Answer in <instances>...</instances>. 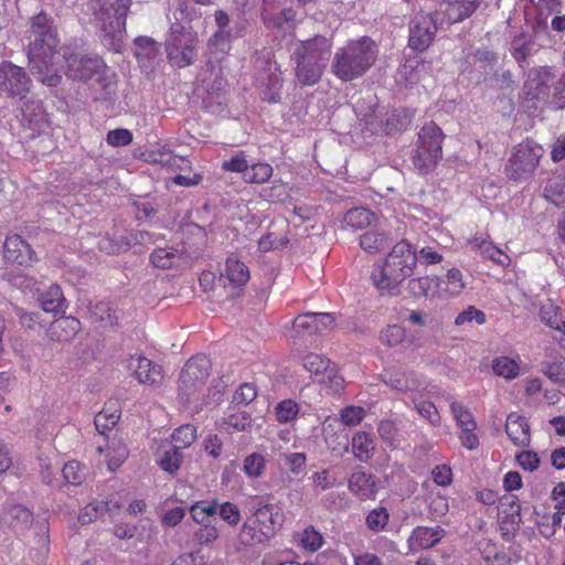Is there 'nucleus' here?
I'll return each mask as SVG.
<instances>
[{"label": "nucleus", "instance_id": "26", "mask_svg": "<svg viewBox=\"0 0 565 565\" xmlns=\"http://www.w3.org/2000/svg\"><path fill=\"white\" fill-rule=\"evenodd\" d=\"M96 450L99 455L105 452L110 471L118 469L128 457L127 447L118 438H107L105 447L99 445Z\"/></svg>", "mask_w": 565, "mask_h": 565}, {"label": "nucleus", "instance_id": "46", "mask_svg": "<svg viewBox=\"0 0 565 565\" xmlns=\"http://www.w3.org/2000/svg\"><path fill=\"white\" fill-rule=\"evenodd\" d=\"M196 439V428L185 424L177 428L172 434L173 448L181 450L190 447Z\"/></svg>", "mask_w": 565, "mask_h": 565}, {"label": "nucleus", "instance_id": "57", "mask_svg": "<svg viewBox=\"0 0 565 565\" xmlns=\"http://www.w3.org/2000/svg\"><path fill=\"white\" fill-rule=\"evenodd\" d=\"M183 456L180 450L172 448L171 450L164 451L161 459L159 460V466L162 470L174 473L180 469Z\"/></svg>", "mask_w": 565, "mask_h": 565}, {"label": "nucleus", "instance_id": "48", "mask_svg": "<svg viewBox=\"0 0 565 565\" xmlns=\"http://www.w3.org/2000/svg\"><path fill=\"white\" fill-rule=\"evenodd\" d=\"M299 413V405L294 399H284L275 407L276 419L281 424H287L296 419Z\"/></svg>", "mask_w": 565, "mask_h": 565}, {"label": "nucleus", "instance_id": "23", "mask_svg": "<svg viewBox=\"0 0 565 565\" xmlns=\"http://www.w3.org/2000/svg\"><path fill=\"white\" fill-rule=\"evenodd\" d=\"M121 416L120 402L117 398H110L103 409L95 416V426L97 431L105 436L107 430L113 429Z\"/></svg>", "mask_w": 565, "mask_h": 565}, {"label": "nucleus", "instance_id": "51", "mask_svg": "<svg viewBox=\"0 0 565 565\" xmlns=\"http://www.w3.org/2000/svg\"><path fill=\"white\" fill-rule=\"evenodd\" d=\"M156 42L147 36H139L135 40V56L138 61L142 58L152 60L156 57Z\"/></svg>", "mask_w": 565, "mask_h": 565}, {"label": "nucleus", "instance_id": "42", "mask_svg": "<svg viewBox=\"0 0 565 565\" xmlns=\"http://www.w3.org/2000/svg\"><path fill=\"white\" fill-rule=\"evenodd\" d=\"M492 370L495 375L507 380H513L520 374L519 362L509 356H498L492 361Z\"/></svg>", "mask_w": 565, "mask_h": 565}, {"label": "nucleus", "instance_id": "33", "mask_svg": "<svg viewBox=\"0 0 565 565\" xmlns=\"http://www.w3.org/2000/svg\"><path fill=\"white\" fill-rule=\"evenodd\" d=\"M81 330V321L72 316L57 319L52 326V333L58 341L73 339Z\"/></svg>", "mask_w": 565, "mask_h": 565}, {"label": "nucleus", "instance_id": "52", "mask_svg": "<svg viewBox=\"0 0 565 565\" xmlns=\"http://www.w3.org/2000/svg\"><path fill=\"white\" fill-rule=\"evenodd\" d=\"M217 512L216 502L207 503L205 501H199L191 505L190 514L194 522L202 524L209 516L214 515Z\"/></svg>", "mask_w": 565, "mask_h": 565}, {"label": "nucleus", "instance_id": "60", "mask_svg": "<svg viewBox=\"0 0 565 565\" xmlns=\"http://www.w3.org/2000/svg\"><path fill=\"white\" fill-rule=\"evenodd\" d=\"M220 516L231 526H236L242 519L239 508L230 501L223 502L218 508Z\"/></svg>", "mask_w": 565, "mask_h": 565}, {"label": "nucleus", "instance_id": "20", "mask_svg": "<svg viewBox=\"0 0 565 565\" xmlns=\"http://www.w3.org/2000/svg\"><path fill=\"white\" fill-rule=\"evenodd\" d=\"M505 433L513 445L526 447L531 441V429L527 419L518 413H511L507 417Z\"/></svg>", "mask_w": 565, "mask_h": 565}, {"label": "nucleus", "instance_id": "5", "mask_svg": "<svg viewBox=\"0 0 565 565\" xmlns=\"http://www.w3.org/2000/svg\"><path fill=\"white\" fill-rule=\"evenodd\" d=\"M134 0H105L96 13L105 44L119 53L124 46L127 17Z\"/></svg>", "mask_w": 565, "mask_h": 565}, {"label": "nucleus", "instance_id": "64", "mask_svg": "<svg viewBox=\"0 0 565 565\" xmlns=\"http://www.w3.org/2000/svg\"><path fill=\"white\" fill-rule=\"evenodd\" d=\"M544 373L552 382L565 386V360H558L547 364Z\"/></svg>", "mask_w": 565, "mask_h": 565}, {"label": "nucleus", "instance_id": "30", "mask_svg": "<svg viewBox=\"0 0 565 565\" xmlns=\"http://www.w3.org/2000/svg\"><path fill=\"white\" fill-rule=\"evenodd\" d=\"M384 382L398 392L417 390L419 381L414 372L392 371L384 374Z\"/></svg>", "mask_w": 565, "mask_h": 565}, {"label": "nucleus", "instance_id": "55", "mask_svg": "<svg viewBox=\"0 0 565 565\" xmlns=\"http://www.w3.org/2000/svg\"><path fill=\"white\" fill-rule=\"evenodd\" d=\"M405 339V330L403 327L393 324L387 326L380 333V341L387 347H395Z\"/></svg>", "mask_w": 565, "mask_h": 565}, {"label": "nucleus", "instance_id": "18", "mask_svg": "<svg viewBox=\"0 0 565 565\" xmlns=\"http://www.w3.org/2000/svg\"><path fill=\"white\" fill-rule=\"evenodd\" d=\"M445 536V530L440 526H417L408 537V547L412 552L428 550L436 546Z\"/></svg>", "mask_w": 565, "mask_h": 565}, {"label": "nucleus", "instance_id": "58", "mask_svg": "<svg viewBox=\"0 0 565 565\" xmlns=\"http://www.w3.org/2000/svg\"><path fill=\"white\" fill-rule=\"evenodd\" d=\"M317 316L313 312L299 315L295 318L292 327L297 332L305 331L308 333L322 332V328L317 326Z\"/></svg>", "mask_w": 565, "mask_h": 565}, {"label": "nucleus", "instance_id": "50", "mask_svg": "<svg viewBox=\"0 0 565 565\" xmlns=\"http://www.w3.org/2000/svg\"><path fill=\"white\" fill-rule=\"evenodd\" d=\"M248 168L247 154L245 151H237L228 160H224L221 164V169L224 172H235L244 175Z\"/></svg>", "mask_w": 565, "mask_h": 565}, {"label": "nucleus", "instance_id": "7", "mask_svg": "<svg viewBox=\"0 0 565 565\" xmlns=\"http://www.w3.org/2000/svg\"><path fill=\"white\" fill-rule=\"evenodd\" d=\"M198 32L191 26L172 23L166 41L169 62L179 68L192 65L198 56Z\"/></svg>", "mask_w": 565, "mask_h": 565}, {"label": "nucleus", "instance_id": "15", "mask_svg": "<svg viewBox=\"0 0 565 565\" xmlns=\"http://www.w3.org/2000/svg\"><path fill=\"white\" fill-rule=\"evenodd\" d=\"M6 262L19 266H30L35 260V252L19 234L8 235L3 244Z\"/></svg>", "mask_w": 565, "mask_h": 565}, {"label": "nucleus", "instance_id": "17", "mask_svg": "<svg viewBox=\"0 0 565 565\" xmlns=\"http://www.w3.org/2000/svg\"><path fill=\"white\" fill-rule=\"evenodd\" d=\"M437 28L428 17L416 20L409 30L408 45L417 52L426 51L431 44Z\"/></svg>", "mask_w": 565, "mask_h": 565}, {"label": "nucleus", "instance_id": "24", "mask_svg": "<svg viewBox=\"0 0 565 565\" xmlns=\"http://www.w3.org/2000/svg\"><path fill=\"white\" fill-rule=\"evenodd\" d=\"M234 289H241L250 278L248 267L236 255H230L222 274Z\"/></svg>", "mask_w": 565, "mask_h": 565}, {"label": "nucleus", "instance_id": "28", "mask_svg": "<svg viewBox=\"0 0 565 565\" xmlns=\"http://www.w3.org/2000/svg\"><path fill=\"white\" fill-rule=\"evenodd\" d=\"M481 0H444L446 15L452 23H458L471 17Z\"/></svg>", "mask_w": 565, "mask_h": 565}, {"label": "nucleus", "instance_id": "22", "mask_svg": "<svg viewBox=\"0 0 565 565\" xmlns=\"http://www.w3.org/2000/svg\"><path fill=\"white\" fill-rule=\"evenodd\" d=\"M349 490L360 500H373L377 493V487L373 475L365 471H354L348 481Z\"/></svg>", "mask_w": 565, "mask_h": 565}, {"label": "nucleus", "instance_id": "27", "mask_svg": "<svg viewBox=\"0 0 565 565\" xmlns=\"http://www.w3.org/2000/svg\"><path fill=\"white\" fill-rule=\"evenodd\" d=\"M2 519L13 529L25 530L33 522V513L22 504L10 503L4 508Z\"/></svg>", "mask_w": 565, "mask_h": 565}, {"label": "nucleus", "instance_id": "45", "mask_svg": "<svg viewBox=\"0 0 565 565\" xmlns=\"http://www.w3.org/2000/svg\"><path fill=\"white\" fill-rule=\"evenodd\" d=\"M388 521L390 513L384 507H377L371 510L365 518V524L367 529L374 533L384 531L388 524Z\"/></svg>", "mask_w": 565, "mask_h": 565}, {"label": "nucleus", "instance_id": "16", "mask_svg": "<svg viewBox=\"0 0 565 565\" xmlns=\"http://www.w3.org/2000/svg\"><path fill=\"white\" fill-rule=\"evenodd\" d=\"M231 49V33L223 30L216 31L206 44L205 65L207 71L214 72L216 68L221 71V64L228 55Z\"/></svg>", "mask_w": 565, "mask_h": 565}, {"label": "nucleus", "instance_id": "38", "mask_svg": "<svg viewBox=\"0 0 565 565\" xmlns=\"http://www.w3.org/2000/svg\"><path fill=\"white\" fill-rule=\"evenodd\" d=\"M111 510L109 501L95 500L82 509L78 514V521L82 524H89Z\"/></svg>", "mask_w": 565, "mask_h": 565}, {"label": "nucleus", "instance_id": "41", "mask_svg": "<svg viewBox=\"0 0 565 565\" xmlns=\"http://www.w3.org/2000/svg\"><path fill=\"white\" fill-rule=\"evenodd\" d=\"M544 196L556 206L565 204V178L555 175L551 178L545 186Z\"/></svg>", "mask_w": 565, "mask_h": 565}, {"label": "nucleus", "instance_id": "19", "mask_svg": "<svg viewBox=\"0 0 565 565\" xmlns=\"http://www.w3.org/2000/svg\"><path fill=\"white\" fill-rule=\"evenodd\" d=\"M188 255L175 247H158L150 254L151 264L160 269L179 268L188 264Z\"/></svg>", "mask_w": 565, "mask_h": 565}, {"label": "nucleus", "instance_id": "44", "mask_svg": "<svg viewBox=\"0 0 565 565\" xmlns=\"http://www.w3.org/2000/svg\"><path fill=\"white\" fill-rule=\"evenodd\" d=\"M298 545L308 552H317L323 544L322 534L312 525L307 526L299 533Z\"/></svg>", "mask_w": 565, "mask_h": 565}, {"label": "nucleus", "instance_id": "25", "mask_svg": "<svg viewBox=\"0 0 565 565\" xmlns=\"http://www.w3.org/2000/svg\"><path fill=\"white\" fill-rule=\"evenodd\" d=\"M295 61L296 77L302 86H313L319 83L326 70L324 65L301 58H295Z\"/></svg>", "mask_w": 565, "mask_h": 565}, {"label": "nucleus", "instance_id": "39", "mask_svg": "<svg viewBox=\"0 0 565 565\" xmlns=\"http://www.w3.org/2000/svg\"><path fill=\"white\" fill-rule=\"evenodd\" d=\"M267 460L260 452H252L243 460L242 471L250 479L263 477L266 471Z\"/></svg>", "mask_w": 565, "mask_h": 565}, {"label": "nucleus", "instance_id": "4", "mask_svg": "<svg viewBox=\"0 0 565 565\" xmlns=\"http://www.w3.org/2000/svg\"><path fill=\"white\" fill-rule=\"evenodd\" d=\"M285 520L286 515L280 505L259 502L243 523L239 539L245 545L264 544L278 533Z\"/></svg>", "mask_w": 565, "mask_h": 565}, {"label": "nucleus", "instance_id": "36", "mask_svg": "<svg viewBox=\"0 0 565 565\" xmlns=\"http://www.w3.org/2000/svg\"><path fill=\"white\" fill-rule=\"evenodd\" d=\"M41 307L46 312H58L65 305V298L63 296L62 288L53 284L49 289L40 297Z\"/></svg>", "mask_w": 565, "mask_h": 565}, {"label": "nucleus", "instance_id": "43", "mask_svg": "<svg viewBox=\"0 0 565 565\" xmlns=\"http://www.w3.org/2000/svg\"><path fill=\"white\" fill-rule=\"evenodd\" d=\"M50 553V535L49 525L43 524L38 534L35 546L32 548L30 555L35 559L39 565H44L45 559Z\"/></svg>", "mask_w": 565, "mask_h": 565}, {"label": "nucleus", "instance_id": "6", "mask_svg": "<svg viewBox=\"0 0 565 565\" xmlns=\"http://www.w3.org/2000/svg\"><path fill=\"white\" fill-rule=\"evenodd\" d=\"M445 134L434 121L425 124L417 134L412 163L419 174L426 175L436 169L443 159Z\"/></svg>", "mask_w": 565, "mask_h": 565}, {"label": "nucleus", "instance_id": "3", "mask_svg": "<svg viewBox=\"0 0 565 565\" xmlns=\"http://www.w3.org/2000/svg\"><path fill=\"white\" fill-rule=\"evenodd\" d=\"M377 55V44L370 36L349 40L334 52L331 73L343 83L352 82L372 68Z\"/></svg>", "mask_w": 565, "mask_h": 565}, {"label": "nucleus", "instance_id": "54", "mask_svg": "<svg viewBox=\"0 0 565 565\" xmlns=\"http://www.w3.org/2000/svg\"><path fill=\"white\" fill-rule=\"evenodd\" d=\"M302 364L308 372L320 374L329 369L330 360L321 354L309 353L303 358Z\"/></svg>", "mask_w": 565, "mask_h": 565}, {"label": "nucleus", "instance_id": "1", "mask_svg": "<svg viewBox=\"0 0 565 565\" xmlns=\"http://www.w3.org/2000/svg\"><path fill=\"white\" fill-rule=\"evenodd\" d=\"M29 26L26 54L30 71L44 85L55 87L62 76L55 67L60 56V39L54 21L42 11L30 19Z\"/></svg>", "mask_w": 565, "mask_h": 565}, {"label": "nucleus", "instance_id": "2", "mask_svg": "<svg viewBox=\"0 0 565 565\" xmlns=\"http://www.w3.org/2000/svg\"><path fill=\"white\" fill-rule=\"evenodd\" d=\"M417 255L411 243L403 239L396 243L382 263L373 266L372 285L382 296H392L399 285L414 274Z\"/></svg>", "mask_w": 565, "mask_h": 565}, {"label": "nucleus", "instance_id": "31", "mask_svg": "<svg viewBox=\"0 0 565 565\" xmlns=\"http://www.w3.org/2000/svg\"><path fill=\"white\" fill-rule=\"evenodd\" d=\"M268 71L270 75L268 78L267 87L262 92L263 100L269 104H277L280 102V90L282 88V73L276 62H268Z\"/></svg>", "mask_w": 565, "mask_h": 565}, {"label": "nucleus", "instance_id": "35", "mask_svg": "<svg viewBox=\"0 0 565 565\" xmlns=\"http://www.w3.org/2000/svg\"><path fill=\"white\" fill-rule=\"evenodd\" d=\"M274 173L273 167L267 162L248 164L246 173L242 175L244 182L249 184H264L268 182Z\"/></svg>", "mask_w": 565, "mask_h": 565}, {"label": "nucleus", "instance_id": "10", "mask_svg": "<svg viewBox=\"0 0 565 565\" xmlns=\"http://www.w3.org/2000/svg\"><path fill=\"white\" fill-rule=\"evenodd\" d=\"M211 361L204 354H198L186 361L180 373L179 390L192 394L205 385L210 376Z\"/></svg>", "mask_w": 565, "mask_h": 565}, {"label": "nucleus", "instance_id": "29", "mask_svg": "<svg viewBox=\"0 0 565 565\" xmlns=\"http://www.w3.org/2000/svg\"><path fill=\"white\" fill-rule=\"evenodd\" d=\"M351 446L352 452L359 461L369 462L374 455L375 440L371 434L358 431L352 437Z\"/></svg>", "mask_w": 565, "mask_h": 565}, {"label": "nucleus", "instance_id": "53", "mask_svg": "<svg viewBox=\"0 0 565 565\" xmlns=\"http://www.w3.org/2000/svg\"><path fill=\"white\" fill-rule=\"evenodd\" d=\"M62 473L68 483L78 486L85 478V467L76 460H71L64 465Z\"/></svg>", "mask_w": 565, "mask_h": 565}, {"label": "nucleus", "instance_id": "62", "mask_svg": "<svg viewBox=\"0 0 565 565\" xmlns=\"http://www.w3.org/2000/svg\"><path fill=\"white\" fill-rule=\"evenodd\" d=\"M312 482L317 489L326 491L337 484L338 478L329 469H322L312 475Z\"/></svg>", "mask_w": 565, "mask_h": 565}, {"label": "nucleus", "instance_id": "14", "mask_svg": "<svg viewBox=\"0 0 565 565\" xmlns=\"http://www.w3.org/2000/svg\"><path fill=\"white\" fill-rule=\"evenodd\" d=\"M500 530L503 536L513 535L520 527L521 505L515 494L500 497L498 505Z\"/></svg>", "mask_w": 565, "mask_h": 565}, {"label": "nucleus", "instance_id": "21", "mask_svg": "<svg viewBox=\"0 0 565 565\" xmlns=\"http://www.w3.org/2000/svg\"><path fill=\"white\" fill-rule=\"evenodd\" d=\"M441 286V278L437 276H424L408 281L409 292L426 299H444Z\"/></svg>", "mask_w": 565, "mask_h": 565}, {"label": "nucleus", "instance_id": "63", "mask_svg": "<svg viewBox=\"0 0 565 565\" xmlns=\"http://www.w3.org/2000/svg\"><path fill=\"white\" fill-rule=\"evenodd\" d=\"M132 139L131 131L125 128L110 130L106 137L107 143L113 147L128 146L132 142Z\"/></svg>", "mask_w": 565, "mask_h": 565}, {"label": "nucleus", "instance_id": "56", "mask_svg": "<svg viewBox=\"0 0 565 565\" xmlns=\"http://www.w3.org/2000/svg\"><path fill=\"white\" fill-rule=\"evenodd\" d=\"M365 409L361 406L349 405L340 411V420L345 426H356L365 417Z\"/></svg>", "mask_w": 565, "mask_h": 565}, {"label": "nucleus", "instance_id": "11", "mask_svg": "<svg viewBox=\"0 0 565 565\" xmlns=\"http://www.w3.org/2000/svg\"><path fill=\"white\" fill-rule=\"evenodd\" d=\"M31 79L25 71L10 61L0 63V89L23 99L30 92Z\"/></svg>", "mask_w": 565, "mask_h": 565}, {"label": "nucleus", "instance_id": "32", "mask_svg": "<svg viewBox=\"0 0 565 565\" xmlns=\"http://www.w3.org/2000/svg\"><path fill=\"white\" fill-rule=\"evenodd\" d=\"M441 290L444 299L459 296L467 287L462 271L458 268H450L445 278H441Z\"/></svg>", "mask_w": 565, "mask_h": 565}, {"label": "nucleus", "instance_id": "13", "mask_svg": "<svg viewBox=\"0 0 565 565\" xmlns=\"http://www.w3.org/2000/svg\"><path fill=\"white\" fill-rule=\"evenodd\" d=\"M332 50V40L323 35H315L311 39L300 41L295 51L294 57L309 62H317L327 66Z\"/></svg>", "mask_w": 565, "mask_h": 565}, {"label": "nucleus", "instance_id": "61", "mask_svg": "<svg viewBox=\"0 0 565 565\" xmlns=\"http://www.w3.org/2000/svg\"><path fill=\"white\" fill-rule=\"evenodd\" d=\"M472 321H476L478 324H483L486 322V315L482 310H479L473 306H469L456 317L455 324L463 326Z\"/></svg>", "mask_w": 565, "mask_h": 565}, {"label": "nucleus", "instance_id": "12", "mask_svg": "<svg viewBox=\"0 0 565 565\" xmlns=\"http://www.w3.org/2000/svg\"><path fill=\"white\" fill-rule=\"evenodd\" d=\"M127 369L139 384L159 387L163 383L164 372L161 365L142 355H130Z\"/></svg>", "mask_w": 565, "mask_h": 565}, {"label": "nucleus", "instance_id": "40", "mask_svg": "<svg viewBox=\"0 0 565 565\" xmlns=\"http://www.w3.org/2000/svg\"><path fill=\"white\" fill-rule=\"evenodd\" d=\"M541 320L547 327L565 334V312L553 305L542 307L540 311Z\"/></svg>", "mask_w": 565, "mask_h": 565}, {"label": "nucleus", "instance_id": "8", "mask_svg": "<svg viewBox=\"0 0 565 565\" xmlns=\"http://www.w3.org/2000/svg\"><path fill=\"white\" fill-rule=\"evenodd\" d=\"M543 153V148L530 138L515 145L504 168L507 177L512 181L529 179L536 170Z\"/></svg>", "mask_w": 565, "mask_h": 565}, {"label": "nucleus", "instance_id": "9", "mask_svg": "<svg viewBox=\"0 0 565 565\" xmlns=\"http://www.w3.org/2000/svg\"><path fill=\"white\" fill-rule=\"evenodd\" d=\"M66 63L65 75L78 82H88L95 78L98 83L106 79L108 66L105 61L96 54H71L64 56Z\"/></svg>", "mask_w": 565, "mask_h": 565}, {"label": "nucleus", "instance_id": "34", "mask_svg": "<svg viewBox=\"0 0 565 565\" xmlns=\"http://www.w3.org/2000/svg\"><path fill=\"white\" fill-rule=\"evenodd\" d=\"M469 244L473 248L478 249L486 258H489L500 265H505L510 262L509 256L491 242L480 237H473L469 241Z\"/></svg>", "mask_w": 565, "mask_h": 565}, {"label": "nucleus", "instance_id": "49", "mask_svg": "<svg viewBox=\"0 0 565 565\" xmlns=\"http://www.w3.org/2000/svg\"><path fill=\"white\" fill-rule=\"evenodd\" d=\"M450 409L456 420V424L460 429L468 427H477V423L475 420L473 415L461 403L452 402L450 404Z\"/></svg>", "mask_w": 565, "mask_h": 565}, {"label": "nucleus", "instance_id": "59", "mask_svg": "<svg viewBox=\"0 0 565 565\" xmlns=\"http://www.w3.org/2000/svg\"><path fill=\"white\" fill-rule=\"evenodd\" d=\"M257 397V387L254 383H243L233 395V403L247 405Z\"/></svg>", "mask_w": 565, "mask_h": 565}, {"label": "nucleus", "instance_id": "47", "mask_svg": "<svg viewBox=\"0 0 565 565\" xmlns=\"http://www.w3.org/2000/svg\"><path fill=\"white\" fill-rule=\"evenodd\" d=\"M387 246V238L382 233L366 232L360 237V247L369 254L382 252Z\"/></svg>", "mask_w": 565, "mask_h": 565}, {"label": "nucleus", "instance_id": "37", "mask_svg": "<svg viewBox=\"0 0 565 565\" xmlns=\"http://www.w3.org/2000/svg\"><path fill=\"white\" fill-rule=\"evenodd\" d=\"M374 214L365 207L349 210L343 216V224L353 230H363L373 221Z\"/></svg>", "mask_w": 565, "mask_h": 565}]
</instances>
